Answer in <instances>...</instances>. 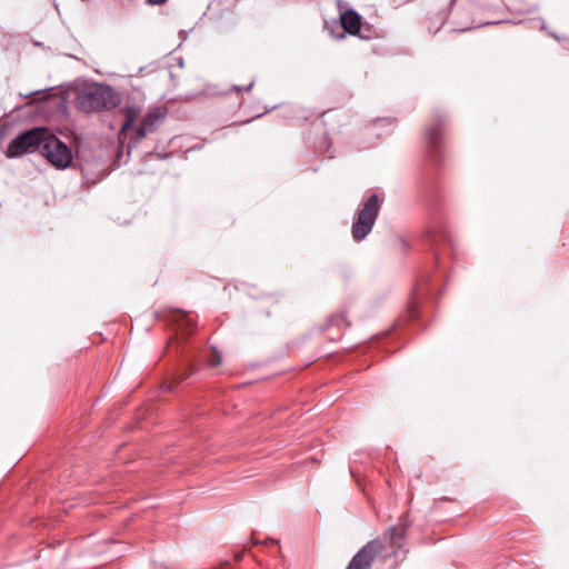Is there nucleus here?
<instances>
[{"label": "nucleus", "mask_w": 569, "mask_h": 569, "mask_svg": "<svg viewBox=\"0 0 569 569\" xmlns=\"http://www.w3.org/2000/svg\"><path fill=\"white\" fill-rule=\"evenodd\" d=\"M120 102L119 93L110 86L102 83L84 86L74 100L77 109L86 113L109 111L117 108Z\"/></svg>", "instance_id": "obj_1"}, {"label": "nucleus", "mask_w": 569, "mask_h": 569, "mask_svg": "<svg viewBox=\"0 0 569 569\" xmlns=\"http://www.w3.org/2000/svg\"><path fill=\"white\" fill-rule=\"evenodd\" d=\"M49 129L43 127L32 128L18 134L8 146L7 157L16 158L36 151L42 152V147Z\"/></svg>", "instance_id": "obj_2"}, {"label": "nucleus", "mask_w": 569, "mask_h": 569, "mask_svg": "<svg viewBox=\"0 0 569 569\" xmlns=\"http://www.w3.org/2000/svg\"><path fill=\"white\" fill-rule=\"evenodd\" d=\"M381 208V200L377 194L370 196L357 211L352 223V238L362 241L372 230Z\"/></svg>", "instance_id": "obj_3"}, {"label": "nucleus", "mask_w": 569, "mask_h": 569, "mask_svg": "<svg viewBox=\"0 0 569 569\" xmlns=\"http://www.w3.org/2000/svg\"><path fill=\"white\" fill-rule=\"evenodd\" d=\"M41 156L57 169H66L72 161V153L69 147L52 134L50 130L47 133Z\"/></svg>", "instance_id": "obj_4"}, {"label": "nucleus", "mask_w": 569, "mask_h": 569, "mask_svg": "<svg viewBox=\"0 0 569 569\" xmlns=\"http://www.w3.org/2000/svg\"><path fill=\"white\" fill-rule=\"evenodd\" d=\"M383 542L380 539L368 541L351 559L346 569H370L376 557L382 551Z\"/></svg>", "instance_id": "obj_5"}, {"label": "nucleus", "mask_w": 569, "mask_h": 569, "mask_svg": "<svg viewBox=\"0 0 569 569\" xmlns=\"http://www.w3.org/2000/svg\"><path fill=\"white\" fill-rule=\"evenodd\" d=\"M166 112L159 108L150 109L136 129L137 140L143 139L148 132L154 130L156 124L162 120Z\"/></svg>", "instance_id": "obj_6"}, {"label": "nucleus", "mask_w": 569, "mask_h": 569, "mask_svg": "<svg viewBox=\"0 0 569 569\" xmlns=\"http://www.w3.org/2000/svg\"><path fill=\"white\" fill-rule=\"evenodd\" d=\"M405 537V527L391 526L383 532L382 539L391 550L388 556H395L397 553V551L403 546Z\"/></svg>", "instance_id": "obj_7"}, {"label": "nucleus", "mask_w": 569, "mask_h": 569, "mask_svg": "<svg viewBox=\"0 0 569 569\" xmlns=\"http://www.w3.org/2000/svg\"><path fill=\"white\" fill-rule=\"evenodd\" d=\"M340 22L346 32L356 36L361 29V18L355 10H347L340 16Z\"/></svg>", "instance_id": "obj_8"}, {"label": "nucleus", "mask_w": 569, "mask_h": 569, "mask_svg": "<svg viewBox=\"0 0 569 569\" xmlns=\"http://www.w3.org/2000/svg\"><path fill=\"white\" fill-rule=\"evenodd\" d=\"M445 123L443 121H439L435 124H431L427 128V141L428 146L431 150H437L440 147L441 140L443 138Z\"/></svg>", "instance_id": "obj_9"}, {"label": "nucleus", "mask_w": 569, "mask_h": 569, "mask_svg": "<svg viewBox=\"0 0 569 569\" xmlns=\"http://www.w3.org/2000/svg\"><path fill=\"white\" fill-rule=\"evenodd\" d=\"M174 321L177 322V333L174 340L183 338L184 330L191 332L194 321L192 317L186 312H178L174 315Z\"/></svg>", "instance_id": "obj_10"}, {"label": "nucleus", "mask_w": 569, "mask_h": 569, "mask_svg": "<svg viewBox=\"0 0 569 569\" xmlns=\"http://www.w3.org/2000/svg\"><path fill=\"white\" fill-rule=\"evenodd\" d=\"M123 114H124V121L120 128V131H119V139L122 140V139H126V133L127 131L131 128V126L134 123L138 114H139V109L134 106H127L123 108L122 110Z\"/></svg>", "instance_id": "obj_11"}, {"label": "nucleus", "mask_w": 569, "mask_h": 569, "mask_svg": "<svg viewBox=\"0 0 569 569\" xmlns=\"http://www.w3.org/2000/svg\"><path fill=\"white\" fill-rule=\"evenodd\" d=\"M196 371V368L191 363L186 365L184 369H179L176 372L174 380L177 382H181L186 380L189 376H191Z\"/></svg>", "instance_id": "obj_12"}, {"label": "nucleus", "mask_w": 569, "mask_h": 569, "mask_svg": "<svg viewBox=\"0 0 569 569\" xmlns=\"http://www.w3.org/2000/svg\"><path fill=\"white\" fill-rule=\"evenodd\" d=\"M211 350L212 356L208 359V365L210 367H217L221 363V355L216 348H212Z\"/></svg>", "instance_id": "obj_13"}, {"label": "nucleus", "mask_w": 569, "mask_h": 569, "mask_svg": "<svg viewBox=\"0 0 569 569\" xmlns=\"http://www.w3.org/2000/svg\"><path fill=\"white\" fill-rule=\"evenodd\" d=\"M253 86H254V78L250 77V79H249L247 84H244L242 87L233 86V90L237 91V92L250 91Z\"/></svg>", "instance_id": "obj_14"}, {"label": "nucleus", "mask_w": 569, "mask_h": 569, "mask_svg": "<svg viewBox=\"0 0 569 569\" xmlns=\"http://www.w3.org/2000/svg\"><path fill=\"white\" fill-rule=\"evenodd\" d=\"M149 4H152V6H160V4H163L166 3L168 0H147Z\"/></svg>", "instance_id": "obj_15"}]
</instances>
